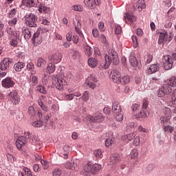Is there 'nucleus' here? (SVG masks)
Segmentation results:
<instances>
[{
  "label": "nucleus",
  "instance_id": "19",
  "mask_svg": "<svg viewBox=\"0 0 176 176\" xmlns=\"http://www.w3.org/2000/svg\"><path fill=\"white\" fill-rule=\"evenodd\" d=\"M120 160V155L119 154H113L110 157L109 164L111 166H116Z\"/></svg>",
  "mask_w": 176,
  "mask_h": 176
},
{
  "label": "nucleus",
  "instance_id": "28",
  "mask_svg": "<svg viewBox=\"0 0 176 176\" xmlns=\"http://www.w3.org/2000/svg\"><path fill=\"white\" fill-rule=\"evenodd\" d=\"M88 65L91 68H96L98 65V60L96 58H90L88 59Z\"/></svg>",
  "mask_w": 176,
  "mask_h": 176
},
{
  "label": "nucleus",
  "instance_id": "64",
  "mask_svg": "<svg viewBox=\"0 0 176 176\" xmlns=\"http://www.w3.org/2000/svg\"><path fill=\"white\" fill-rule=\"evenodd\" d=\"M7 159L10 163H14V157L12 154H7Z\"/></svg>",
  "mask_w": 176,
  "mask_h": 176
},
{
  "label": "nucleus",
  "instance_id": "62",
  "mask_svg": "<svg viewBox=\"0 0 176 176\" xmlns=\"http://www.w3.org/2000/svg\"><path fill=\"white\" fill-rule=\"evenodd\" d=\"M23 170L27 176H32V173H31V170L28 168H23Z\"/></svg>",
  "mask_w": 176,
  "mask_h": 176
},
{
  "label": "nucleus",
  "instance_id": "20",
  "mask_svg": "<svg viewBox=\"0 0 176 176\" xmlns=\"http://www.w3.org/2000/svg\"><path fill=\"white\" fill-rule=\"evenodd\" d=\"M39 32H36L32 36V41L34 45H41L42 43V38L39 37Z\"/></svg>",
  "mask_w": 176,
  "mask_h": 176
},
{
  "label": "nucleus",
  "instance_id": "52",
  "mask_svg": "<svg viewBox=\"0 0 176 176\" xmlns=\"http://www.w3.org/2000/svg\"><path fill=\"white\" fill-rule=\"evenodd\" d=\"M131 39H132V42L133 43V47H138V39L137 38V36H132Z\"/></svg>",
  "mask_w": 176,
  "mask_h": 176
},
{
  "label": "nucleus",
  "instance_id": "63",
  "mask_svg": "<svg viewBox=\"0 0 176 176\" xmlns=\"http://www.w3.org/2000/svg\"><path fill=\"white\" fill-rule=\"evenodd\" d=\"M133 144L135 146H138L140 145V138L138 136L134 138Z\"/></svg>",
  "mask_w": 176,
  "mask_h": 176
},
{
  "label": "nucleus",
  "instance_id": "61",
  "mask_svg": "<svg viewBox=\"0 0 176 176\" xmlns=\"http://www.w3.org/2000/svg\"><path fill=\"white\" fill-rule=\"evenodd\" d=\"M88 82H92L97 83V78H96L95 76L90 75L88 77Z\"/></svg>",
  "mask_w": 176,
  "mask_h": 176
},
{
  "label": "nucleus",
  "instance_id": "49",
  "mask_svg": "<svg viewBox=\"0 0 176 176\" xmlns=\"http://www.w3.org/2000/svg\"><path fill=\"white\" fill-rule=\"evenodd\" d=\"M37 91L40 93H42L43 94H46V89H45V87L43 85H38L37 86Z\"/></svg>",
  "mask_w": 176,
  "mask_h": 176
},
{
  "label": "nucleus",
  "instance_id": "27",
  "mask_svg": "<svg viewBox=\"0 0 176 176\" xmlns=\"http://www.w3.org/2000/svg\"><path fill=\"white\" fill-rule=\"evenodd\" d=\"M102 166L100 164H94L92 165V170L91 174L95 175V174H97L98 171H100L102 168Z\"/></svg>",
  "mask_w": 176,
  "mask_h": 176
},
{
  "label": "nucleus",
  "instance_id": "18",
  "mask_svg": "<svg viewBox=\"0 0 176 176\" xmlns=\"http://www.w3.org/2000/svg\"><path fill=\"white\" fill-rule=\"evenodd\" d=\"M166 36H167V32H166L165 30H162L160 33L158 45H164V43L167 42V38H166Z\"/></svg>",
  "mask_w": 176,
  "mask_h": 176
},
{
  "label": "nucleus",
  "instance_id": "30",
  "mask_svg": "<svg viewBox=\"0 0 176 176\" xmlns=\"http://www.w3.org/2000/svg\"><path fill=\"white\" fill-rule=\"evenodd\" d=\"M34 68H35V65H34V63H32V62L28 63L26 66V69L30 71L32 75H35V74H36V72L34 70Z\"/></svg>",
  "mask_w": 176,
  "mask_h": 176
},
{
  "label": "nucleus",
  "instance_id": "23",
  "mask_svg": "<svg viewBox=\"0 0 176 176\" xmlns=\"http://www.w3.org/2000/svg\"><path fill=\"white\" fill-rule=\"evenodd\" d=\"M112 111L113 113H119L120 112H122V107H120V104L118 102H113L112 106Z\"/></svg>",
  "mask_w": 176,
  "mask_h": 176
},
{
  "label": "nucleus",
  "instance_id": "45",
  "mask_svg": "<svg viewBox=\"0 0 176 176\" xmlns=\"http://www.w3.org/2000/svg\"><path fill=\"white\" fill-rule=\"evenodd\" d=\"M164 131L166 133H173V131H174V128L170 125H166L164 126Z\"/></svg>",
  "mask_w": 176,
  "mask_h": 176
},
{
  "label": "nucleus",
  "instance_id": "47",
  "mask_svg": "<svg viewBox=\"0 0 176 176\" xmlns=\"http://www.w3.org/2000/svg\"><path fill=\"white\" fill-rule=\"evenodd\" d=\"M72 9L76 12H83V7L80 5L73 6Z\"/></svg>",
  "mask_w": 176,
  "mask_h": 176
},
{
  "label": "nucleus",
  "instance_id": "25",
  "mask_svg": "<svg viewBox=\"0 0 176 176\" xmlns=\"http://www.w3.org/2000/svg\"><path fill=\"white\" fill-rule=\"evenodd\" d=\"M170 119H171V117L170 116H163L161 117V124L162 126H167V124H170Z\"/></svg>",
  "mask_w": 176,
  "mask_h": 176
},
{
  "label": "nucleus",
  "instance_id": "22",
  "mask_svg": "<svg viewBox=\"0 0 176 176\" xmlns=\"http://www.w3.org/2000/svg\"><path fill=\"white\" fill-rule=\"evenodd\" d=\"M22 33L24 35L25 39H30L31 38V29L28 27L22 28Z\"/></svg>",
  "mask_w": 176,
  "mask_h": 176
},
{
  "label": "nucleus",
  "instance_id": "12",
  "mask_svg": "<svg viewBox=\"0 0 176 176\" xmlns=\"http://www.w3.org/2000/svg\"><path fill=\"white\" fill-rule=\"evenodd\" d=\"M84 3L88 9H94L100 5V0H84Z\"/></svg>",
  "mask_w": 176,
  "mask_h": 176
},
{
  "label": "nucleus",
  "instance_id": "37",
  "mask_svg": "<svg viewBox=\"0 0 176 176\" xmlns=\"http://www.w3.org/2000/svg\"><path fill=\"white\" fill-rule=\"evenodd\" d=\"M85 49L86 56H88V57H91L93 55V48L89 45H85Z\"/></svg>",
  "mask_w": 176,
  "mask_h": 176
},
{
  "label": "nucleus",
  "instance_id": "21",
  "mask_svg": "<svg viewBox=\"0 0 176 176\" xmlns=\"http://www.w3.org/2000/svg\"><path fill=\"white\" fill-rule=\"evenodd\" d=\"M129 63L132 67H137V65H138V60H137L135 54L133 52H131L129 55Z\"/></svg>",
  "mask_w": 176,
  "mask_h": 176
},
{
  "label": "nucleus",
  "instance_id": "2",
  "mask_svg": "<svg viewBox=\"0 0 176 176\" xmlns=\"http://www.w3.org/2000/svg\"><path fill=\"white\" fill-rule=\"evenodd\" d=\"M7 33L8 34V35L14 36V38H12L11 41H10V43L11 46L16 47V46L19 45V38L20 36V32L12 28H9L7 29Z\"/></svg>",
  "mask_w": 176,
  "mask_h": 176
},
{
  "label": "nucleus",
  "instance_id": "34",
  "mask_svg": "<svg viewBox=\"0 0 176 176\" xmlns=\"http://www.w3.org/2000/svg\"><path fill=\"white\" fill-rule=\"evenodd\" d=\"M38 8V12L39 13H47L49 12V8L43 4H41V2L39 3V6H37Z\"/></svg>",
  "mask_w": 176,
  "mask_h": 176
},
{
  "label": "nucleus",
  "instance_id": "55",
  "mask_svg": "<svg viewBox=\"0 0 176 176\" xmlns=\"http://www.w3.org/2000/svg\"><path fill=\"white\" fill-rule=\"evenodd\" d=\"M83 101H89V91H85L82 96Z\"/></svg>",
  "mask_w": 176,
  "mask_h": 176
},
{
  "label": "nucleus",
  "instance_id": "41",
  "mask_svg": "<svg viewBox=\"0 0 176 176\" xmlns=\"http://www.w3.org/2000/svg\"><path fill=\"white\" fill-rule=\"evenodd\" d=\"M19 21V18L14 17L12 19H10L8 21V25L10 27H14L17 24V22Z\"/></svg>",
  "mask_w": 176,
  "mask_h": 176
},
{
  "label": "nucleus",
  "instance_id": "46",
  "mask_svg": "<svg viewBox=\"0 0 176 176\" xmlns=\"http://www.w3.org/2000/svg\"><path fill=\"white\" fill-rule=\"evenodd\" d=\"M32 126L33 127H36V128L42 127V126H43V122L41 120H37L32 123Z\"/></svg>",
  "mask_w": 176,
  "mask_h": 176
},
{
  "label": "nucleus",
  "instance_id": "43",
  "mask_svg": "<svg viewBox=\"0 0 176 176\" xmlns=\"http://www.w3.org/2000/svg\"><path fill=\"white\" fill-rule=\"evenodd\" d=\"M138 157V150L133 148L131 152V159H137Z\"/></svg>",
  "mask_w": 176,
  "mask_h": 176
},
{
  "label": "nucleus",
  "instance_id": "57",
  "mask_svg": "<svg viewBox=\"0 0 176 176\" xmlns=\"http://www.w3.org/2000/svg\"><path fill=\"white\" fill-rule=\"evenodd\" d=\"M135 135H137V131L131 133L126 135V136L128 137L129 141L133 140V139L134 138V137H135Z\"/></svg>",
  "mask_w": 176,
  "mask_h": 176
},
{
  "label": "nucleus",
  "instance_id": "59",
  "mask_svg": "<svg viewBox=\"0 0 176 176\" xmlns=\"http://www.w3.org/2000/svg\"><path fill=\"white\" fill-rule=\"evenodd\" d=\"M115 32L117 35L122 34V27H120V25H116Z\"/></svg>",
  "mask_w": 176,
  "mask_h": 176
},
{
  "label": "nucleus",
  "instance_id": "53",
  "mask_svg": "<svg viewBox=\"0 0 176 176\" xmlns=\"http://www.w3.org/2000/svg\"><path fill=\"white\" fill-rule=\"evenodd\" d=\"M53 176H61V169L55 168L52 173Z\"/></svg>",
  "mask_w": 176,
  "mask_h": 176
},
{
  "label": "nucleus",
  "instance_id": "33",
  "mask_svg": "<svg viewBox=\"0 0 176 176\" xmlns=\"http://www.w3.org/2000/svg\"><path fill=\"white\" fill-rule=\"evenodd\" d=\"M72 50V58L73 60H76V58H79L80 54H79V51L76 50V48H73Z\"/></svg>",
  "mask_w": 176,
  "mask_h": 176
},
{
  "label": "nucleus",
  "instance_id": "56",
  "mask_svg": "<svg viewBox=\"0 0 176 176\" xmlns=\"http://www.w3.org/2000/svg\"><path fill=\"white\" fill-rule=\"evenodd\" d=\"M74 94H69L65 96V100L67 101H72L74 100Z\"/></svg>",
  "mask_w": 176,
  "mask_h": 176
},
{
  "label": "nucleus",
  "instance_id": "50",
  "mask_svg": "<svg viewBox=\"0 0 176 176\" xmlns=\"http://www.w3.org/2000/svg\"><path fill=\"white\" fill-rule=\"evenodd\" d=\"M74 25L75 28L78 27H82V25L80 24V21H79V18L78 16H76L74 21Z\"/></svg>",
  "mask_w": 176,
  "mask_h": 176
},
{
  "label": "nucleus",
  "instance_id": "10",
  "mask_svg": "<svg viewBox=\"0 0 176 176\" xmlns=\"http://www.w3.org/2000/svg\"><path fill=\"white\" fill-rule=\"evenodd\" d=\"M172 90L173 89L168 87L167 85L164 84L163 87L160 88L158 91V97H164L166 94H170Z\"/></svg>",
  "mask_w": 176,
  "mask_h": 176
},
{
  "label": "nucleus",
  "instance_id": "38",
  "mask_svg": "<svg viewBox=\"0 0 176 176\" xmlns=\"http://www.w3.org/2000/svg\"><path fill=\"white\" fill-rule=\"evenodd\" d=\"M153 58V56L151 54H147L144 58V61L145 64H151L152 62V60Z\"/></svg>",
  "mask_w": 176,
  "mask_h": 176
},
{
  "label": "nucleus",
  "instance_id": "42",
  "mask_svg": "<svg viewBox=\"0 0 176 176\" xmlns=\"http://www.w3.org/2000/svg\"><path fill=\"white\" fill-rule=\"evenodd\" d=\"M38 102L39 107H41V109H43V111H44V112H47L49 111L47 106H46V104H43V102H42L41 100H38Z\"/></svg>",
  "mask_w": 176,
  "mask_h": 176
},
{
  "label": "nucleus",
  "instance_id": "3",
  "mask_svg": "<svg viewBox=\"0 0 176 176\" xmlns=\"http://www.w3.org/2000/svg\"><path fill=\"white\" fill-rule=\"evenodd\" d=\"M54 78L56 82V88L60 91L64 90V86L67 85V81L64 79L63 74H57Z\"/></svg>",
  "mask_w": 176,
  "mask_h": 176
},
{
  "label": "nucleus",
  "instance_id": "4",
  "mask_svg": "<svg viewBox=\"0 0 176 176\" xmlns=\"http://www.w3.org/2000/svg\"><path fill=\"white\" fill-rule=\"evenodd\" d=\"M25 20L26 25L34 28L38 27V24H36L38 22V16H36V15L32 13L27 14L25 16Z\"/></svg>",
  "mask_w": 176,
  "mask_h": 176
},
{
  "label": "nucleus",
  "instance_id": "48",
  "mask_svg": "<svg viewBox=\"0 0 176 176\" xmlns=\"http://www.w3.org/2000/svg\"><path fill=\"white\" fill-rule=\"evenodd\" d=\"M114 139H112V138H109L105 140V146H111L112 144H113Z\"/></svg>",
  "mask_w": 176,
  "mask_h": 176
},
{
  "label": "nucleus",
  "instance_id": "26",
  "mask_svg": "<svg viewBox=\"0 0 176 176\" xmlns=\"http://www.w3.org/2000/svg\"><path fill=\"white\" fill-rule=\"evenodd\" d=\"M25 67V63L23 62H18L14 65V69L16 72H20L23 68Z\"/></svg>",
  "mask_w": 176,
  "mask_h": 176
},
{
  "label": "nucleus",
  "instance_id": "8",
  "mask_svg": "<svg viewBox=\"0 0 176 176\" xmlns=\"http://www.w3.org/2000/svg\"><path fill=\"white\" fill-rule=\"evenodd\" d=\"M121 76L122 74L118 69L113 70L110 74L111 79H112L114 83H117L118 85H120Z\"/></svg>",
  "mask_w": 176,
  "mask_h": 176
},
{
  "label": "nucleus",
  "instance_id": "7",
  "mask_svg": "<svg viewBox=\"0 0 176 176\" xmlns=\"http://www.w3.org/2000/svg\"><path fill=\"white\" fill-rule=\"evenodd\" d=\"M42 0H22V5L26 8H38Z\"/></svg>",
  "mask_w": 176,
  "mask_h": 176
},
{
  "label": "nucleus",
  "instance_id": "6",
  "mask_svg": "<svg viewBox=\"0 0 176 176\" xmlns=\"http://www.w3.org/2000/svg\"><path fill=\"white\" fill-rule=\"evenodd\" d=\"M8 100L12 102L14 105H17L20 102V96H19V92L16 90L11 91L8 94Z\"/></svg>",
  "mask_w": 176,
  "mask_h": 176
},
{
  "label": "nucleus",
  "instance_id": "40",
  "mask_svg": "<svg viewBox=\"0 0 176 176\" xmlns=\"http://www.w3.org/2000/svg\"><path fill=\"white\" fill-rule=\"evenodd\" d=\"M16 13H17V9H16V8L12 9L8 13V19H13V17H14V16H16Z\"/></svg>",
  "mask_w": 176,
  "mask_h": 176
},
{
  "label": "nucleus",
  "instance_id": "11",
  "mask_svg": "<svg viewBox=\"0 0 176 176\" xmlns=\"http://www.w3.org/2000/svg\"><path fill=\"white\" fill-rule=\"evenodd\" d=\"M164 68L166 71L168 69H171L173 68V58H171V56H164Z\"/></svg>",
  "mask_w": 176,
  "mask_h": 176
},
{
  "label": "nucleus",
  "instance_id": "44",
  "mask_svg": "<svg viewBox=\"0 0 176 176\" xmlns=\"http://www.w3.org/2000/svg\"><path fill=\"white\" fill-rule=\"evenodd\" d=\"M94 153L97 159H102V152L101 151V150H95L94 151Z\"/></svg>",
  "mask_w": 176,
  "mask_h": 176
},
{
  "label": "nucleus",
  "instance_id": "17",
  "mask_svg": "<svg viewBox=\"0 0 176 176\" xmlns=\"http://www.w3.org/2000/svg\"><path fill=\"white\" fill-rule=\"evenodd\" d=\"M124 19L126 24H131L132 23H134L137 21V18L134 15L130 14L129 13L124 14Z\"/></svg>",
  "mask_w": 176,
  "mask_h": 176
},
{
  "label": "nucleus",
  "instance_id": "54",
  "mask_svg": "<svg viewBox=\"0 0 176 176\" xmlns=\"http://www.w3.org/2000/svg\"><path fill=\"white\" fill-rule=\"evenodd\" d=\"M164 116H170L171 118V109H170V108L166 107L164 110Z\"/></svg>",
  "mask_w": 176,
  "mask_h": 176
},
{
  "label": "nucleus",
  "instance_id": "35",
  "mask_svg": "<svg viewBox=\"0 0 176 176\" xmlns=\"http://www.w3.org/2000/svg\"><path fill=\"white\" fill-rule=\"evenodd\" d=\"M135 117L136 119H142V118H147L148 114L146 113V111L142 110L139 113L135 114Z\"/></svg>",
  "mask_w": 176,
  "mask_h": 176
},
{
  "label": "nucleus",
  "instance_id": "15",
  "mask_svg": "<svg viewBox=\"0 0 176 176\" xmlns=\"http://www.w3.org/2000/svg\"><path fill=\"white\" fill-rule=\"evenodd\" d=\"M168 86V87H176V77L174 76H172L169 78H168L166 80H165L164 84Z\"/></svg>",
  "mask_w": 176,
  "mask_h": 176
},
{
  "label": "nucleus",
  "instance_id": "31",
  "mask_svg": "<svg viewBox=\"0 0 176 176\" xmlns=\"http://www.w3.org/2000/svg\"><path fill=\"white\" fill-rule=\"evenodd\" d=\"M146 6L145 5V1L144 0H138L137 3V8L139 10V12H142V9H145Z\"/></svg>",
  "mask_w": 176,
  "mask_h": 176
},
{
  "label": "nucleus",
  "instance_id": "39",
  "mask_svg": "<svg viewBox=\"0 0 176 176\" xmlns=\"http://www.w3.org/2000/svg\"><path fill=\"white\" fill-rule=\"evenodd\" d=\"M75 166H76L75 162H74V161H71V162H67L65 164V167L68 170H72L75 168Z\"/></svg>",
  "mask_w": 176,
  "mask_h": 176
},
{
  "label": "nucleus",
  "instance_id": "14",
  "mask_svg": "<svg viewBox=\"0 0 176 176\" xmlns=\"http://www.w3.org/2000/svg\"><path fill=\"white\" fill-rule=\"evenodd\" d=\"M25 144H27V140L24 136H20L16 141V146L18 149H21L23 146H25Z\"/></svg>",
  "mask_w": 176,
  "mask_h": 176
},
{
  "label": "nucleus",
  "instance_id": "36",
  "mask_svg": "<svg viewBox=\"0 0 176 176\" xmlns=\"http://www.w3.org/2000/svg\"><path fill=\"white\" fill-rule=\"evenodd\" d=\"M83 170L85 173H87L88 174H91V171H92L91 163L89 162L88 164H85L83 167Z\"/></svg>",
  "mask_w": 176,
  "mask_h": 176
},
{
  "label": "nucleus",
  "instance_id": "24",
  "mask_svg": "<svg viewBox=\"0 0 176 176\" xmlns=\"http://www.w3.org/2000/svg\"><path fill=\"white\" fill-rule=\"evenodd\" d=\"M159 69H160L159 64L151 65L148 70V72L150 75H152V74L157 72Z\"/></svg>",
  "mask_w": 176,
  "mask_h": 176
},
{
  "label": "nucleus",
  "instance_id": "1",
  "mask_svg": "<svg viewBox=\"0 0 176 176\" xmlns=\"http://www.w3.org/2000/svg\"><path fill=\"white\" fill-rule=\"evenodd\" d=\"M104 69L109 68V65H111V64H113V65H118V64H119V56L115 50L109 51V54L104 56Z\"/></svg>",
  "mask_w": 176,
  "mask_h": 176
},
{
  "label": "nucleus",
  "instance_id": "60",
  "mask_svg": "<svg viewBox=\"0 0 176 176\" xmlns=\"http://www.w3.org/2000/svg\"><path fill=\"white\" fill-rule=\"evenodd\" d=\"M46 62L42 58H39L37 60V67H42Z\"/></svg>",
  "mask_w": 176,
  "mask_h": 176
},
{
  "label": "nucleus",
  "instance_id": "29",
  "mask_svg": "<svg viewBox=\"0 0 176 176\" xmlns=\"http://www.w3.org/2000/svg\"><path fill=\"white\" fill-rule=\"evenodd\" d=\"M53 62H50L48 63V66L47 67V72L48 74H53L56 71V65Z\"/></svg>",
  "mask_w": 176,
  "mask_h": 176
},
{
  "label": "nucleus",
  "instance_id": "58",
  "mask_svg": "<svg viewBox=\"0 0 176 176\" xmlns=\"http://www.w3.org/2000/svg\"><path fill=\"white\" fill-rule=\"evenodd\" d=\"M81 28L82 27L75 28L76 32H77V34L79 35L80 38H84L83 33L82 32Z\"/></svg>",
  "mask_w": 176,
  "mask_h": 176
},
{
  "label": "nucleus",
  "instance_id": "13",
  "mask_svg": "<svg viewBox=\"0 0 176 176\" xmlns=\"http://www.w3.org/2000/svg\"><path fill=\"white\" fill-rule=\"evenodd\" d=\"M62 58L63 56H61V54L58 52L49 56L50 61L54 64H58V63L61 61Z\"/></svg>",
  "mask_w": 176,
  "mask_h": 176
},
{
  "label": "nucleus",
  "instance_id": "9",
  "mask_svg": "<svg viewBox=\"0 0 176 176\" xmlns=\"http://www.w3.org/2000/svg\"><path fill=\"white\" fill-rule=\"evenodd\" d=\"M1 85L3 87L6 89H10L14 86V81L10 77H7L5 79L2 80Z\"/></svg>",
  "mask_w": 176,
  "mask_h": 176
},
{
  "label": "nucleus",
  "instance_id": "51",
  "mask_svg": "<svg viewBox=\"0 0 176 176\" xmlns=\"http://www.w3.org/2000/svg\"><path fill=\"white\" fill-rule=\"evenodd\" d=\"M115 118L117 122H122V120H123V114L120 112L119 113H116Z\"/></svg>",
  "mask_w": 176,
  "mask_h": 176
},
{
  "label": "nucleus",
  "instance_id": "32",
  "mask_svg": "<svg viewBox=\"0 0 176 176\" xmlns=\"http://www.w3.org/2000/svg\"><path fill=\"white\" fill-rule=\"evenodd\" d=\"M130 83V76H123L120 80V85H127Z\"/></svg>",
  "mask_w": 176,
  "mask_h": 176
},
{
  "label": "nucleus",
  "instance_id": "16",
  "mask_svg": "<svg viewBox=\"0 0 176 176\" xmlns=\"http://www.w3.org/2000/svg\"><path fill=\"white\" fill-rule=\"evenodd\" d=\"M12 63L9 58H6L3 60L2 62L0 63V69L1 71H6L8 68H9V65Z\"/></svg>",
  "mask_w": 176,
  "mask_h": 176
},
{
  "label": "nucleus",
  "instance_id": "5",
  "mask_svg": "<svg viewBox=\"0 0 176 176\" xmlns=\"http://www.w3.org/2000/svg\"><path fill=\"white\" fill-rule=\"evenodd\" d=\"M86 119L88 122H91V123H100L104 121V116L102 113L98 111L95 113L94 116H87Z\"/></svg>",
  "mask_w": 176,
  "mask_h": 176
}]
</instances>
